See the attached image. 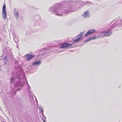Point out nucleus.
Masks as SVG:
<instances>
[{
  "label": "nucleus",
  "instance_id": "17",
  "mask_svg": "<svg viewBox=\"0 0 122 122\" xmlns=\"http://www.w3.org/2000/svg\"><path fill=\"white\" fill-rule=\"evenodd\" d=\"M115 26H114V25L111 26H110V28H111V27H112V28H114Z\"/></svg>",
  "mask_w": 122,
  "mask_h": 122
},
{
  "label": "nucleus",
  "instance_id": "19",
  "mask_svg": "<svg viewBox=\"0 0 122 122\" xmlns=\"http://www.w3.org/2000/svg\"><path fill=\"white\" fill-rule=\"evenodd\" d=\"M23 71L22 73H23V75H24L25 74H24V73L23 72V71Z\"/></svg>",
  "mask_w": 122,
  "mask_h": 122
},
{
  "label": "nucleus",
  "instance_id": "9",
  "mask_svg": "<svg viewBox=\"0 0 122 122\" xmlns=\"http://www.w3.org/2000/svg\"><path fill=\"white\" fill-rule=\"evenodd\" d=\"M96 36L93 37H90L88 39H87L84 41L85 42H86L87 41H89L91 40H93L96 39Z\"/></svg>",
  "mask_w": 122,
  "mask_h": 122
},
{
  "label": "nucleus",
  "instance_id": "18",
  "mask_svg": "<svg viewBox=\"0 0 122 122\" xmlns=\"http://www.w3.org/2000/svg\"><path fill=\"white\" fill-rule=\"evenodd\" d=\"M84 33V32H81L80 33V35H81L83 34Z\"/></svg>",
  "mask_w": 122,
  "mask_h": 122
},
{
  "label": "nucleus",
  "instance_id": "11",
  "mask_svg": "<svg viewBox=\"0 0 122 122\" xmlns=\"http://www.w3.org/2000/svg\"><path fill=\"white\" fill-rule=\"evenodd\" d=\"M41 63V62L40 61H37L33 62L32 65H35L36 66L39 65Z\"/></svg>",
  "mask_w": 122,
  "mask_h": 122
},
{
  "label": "nucleus",
  "instance_id": "16",
  "mask_svg": "<svg viewBox=\"0 0 122 122\" xmlns=\"http://www.w3.org/2000/svg\"><path fill=\"white\" fill-rule=\"evenodd\" d=\"M3 59L4 60H7V57L5 56V58H4Z\"/></svg>",
  "mask_w": 122,
  "mask_h": 122
},
{
  "label": "nucleus",
  "instance_id": "3",
  "mask_svg": "<svg viewBox=\"0 0 122 122\" xmlns=\"http://www.w3.org/2000/svg\"><path fill=\"white\" fill-rule=\"evenodd\" d=\"M6 5L5 3H4V6L3 7V9L2 10V16L3 19H5L7 17L6 11Z\"/></svg>",
  "mask_w": 122,
  "mask_h": 122
},
{
  "label": "nucleus",
  "instance_id": "10",
  "mask_svg": "<svg viewBox=\"0 0 122 122\" xmlns=\"http://www.w3.org/2000/svg\"><path fill=\"white\" fill-rule=\"evenodd\" d=\"M83 35H81L78 38L74 41L76 42H78L82 38Z\"/></svg>",
  "mask_w": 122,
  "mask_h": 122
},
{
  "label": "nucleus",
  "instance_id": "6",
  "mask_svg": "<svg viewBox=\"0 0 122 122\" xmlns=\"http://www.w3.org/2000/svg\"><path fill=\"white\" fill-rule=\"evenodd\" d=\"M96 31V30L92 29L90 30H89L88 32H86L85 34V37L87 36H88L90 34H92L93 33L95 32Z\"/></svg>",
  "mask_w": 122,
  "mask_h": 122
},
{
  "label": "nucleus",
  "instance_id": "5",
  "mask_svg": "<svg viewBox=\"0 0 122 122\" xmlns=\"http://www.w3.org/2000/svg\"><path fill=\"white\" fill-rule=\"evenodd\" d=\"M112 34V32H111L110 30H108L107 31H105L104 32L102 33L101 35L102 36H110Z\"/></svg>",
  "mask_w": 122,
  "mask_h": 122
},
{
  "label": "nucleus",
  "instance_id": "14",
  "mask_svg": "<svg viewBox=\"0 0 122 122\" xmlns=\"http://www.w3.org/2000/svg\"><path fill=\"white\" fill-rule=\"evenodd\" d=\"M39 109L40 111H41V113L43 112V111L42 108H40Z\"/></svg>",
  "mask_w": 122,
  "mask_h": 122
},
{
  "label": "nucleus",
  "instance_id": "8",
  "mask_svg": "<svg viewBox=\"0 0 122 122\" xmlns=\"http://www.w3.org/2000/svg\"><path fill=\"white\" fill-rule=\"evenodd\" d=\"M34 56L32 55H30L27 54L25 55L26 57L27 58L28 61H29Z\"/></svg>",
  "mask_w": 122,
  "mask_h": 122
},
{
  "label": "nucleus",
  "instance_id": "20",
  "mask_svg": "<svg viewBox=\"0 0 122 122\" xmlns=\"http://www.w3.org/2000/svg\"><path fill=\"white\" fill-rule=\"evenodd\" d=\"M14 41H15V38H14Z\"/></svg>",
  "mask_w": 122,
  "mask_h": 122
},
{
  "label": "nucleus",
  "instance_id": "2",
  "mask_svg": "<svg viewBox=\"0 0 122 122\" xmlns=\"http://www.w3.org/2000/svg\"><path fill=\"white\" fill-rule=\"evenodd\" d=\"M21 80H19V82H16L15 79L13 77H12L11 79V83H13L15 86L20 87L22 86L24 84V83L22 82Z\"/></svg>",
  "mask_w": 122,
  "mask_h": 122
},
{
  "label": "nucleus",
  "instance_id": "15",
  "mask_svg": "<svg viewBox=\"0 0 122 122\" xmlns=\"http://www.w3.org/2000/svg\"><path fill=\"white\" fill-rule=\"evenodd\" d=\"M4 62L5 64H6L7 62V60H4Z\"/></svg>",
  "mask_w": 122,
  "mask_h": 122
},
{
  "label": "nucleus",
  "instance_id": "21",
  "mask_svg": "<svg viewBox=\"0 0 122 122\" xmlns=\"http://www.w3.org/2000/svg\"><path fill=\"white\" fill-rule=\"evenodd\" d=\"M28 86L30 87V88H31L30 87V86H29V85H28Z\"/></svg>",
  "mask_w": 122,
  "mask_h": 122
},
{
  "label": "nucleus",
  "instance_id": "7",
  "mask_svg": "<svg viewBox=\"0 0 122 122\" xmlns=\"http://www.w3.org/2000/svg\"><path fill=\"white\" fill-rule=\"evenodd\" d=\"M82 15L85 18L89 17L90 16V15L88 10H87L86 11H85Z\"/></svg>",
  "mask_w": 122,
  "mask_h": 122
},
{
  "label": "nucleus",
  "instance_id": "13",
  "mask_svg": "<svg viewBox=\"0 0 122 122\" xmlns=\"http://www.w3.org/2000/svg\"><path fill=\"white\" fill-rule=\"evenodd\" d=\"M35 18L36 19V20H38L39 19H37L38 18H39V16H36V17H35Z\"/></svg>",
  "mask_w": 122,
  "mask_h": 122
},
{
  "label": "nucleus",
  "instance_id": "12",
  "mask_svg": "<svg viewBox=\"0 0 122 122\" xmlns=\"http://www.w3.org/2000/svg\"><path fill=\"white\" fill-rule=\"evenodd\" d=\"M15 10V15L16 17L17 18L19 16L18 14L19 13L18 11H16V9L15 8L14 9Z\"/></svg>",
  "mask_w": 122,
  "mask_h": 122
},
{
  "label": "nucleus",
  "instance_id": "1",
  "mask_svg": "<svg viewBox=\"0 0 122 122\" xmlns=\"http://www.w3.org/2000/svg\"><path fill=\"white\" fill-rule=\"evenodd\" d=\"M56 8L52 11L56 15L60 16L62 15V12L66 13V12H70L73 11V10L69 7H66L61 8V7L57 4H56Z\"/></svg>",
  "mask_w": 122,
  "mask_h": 122
},
{
  "label": "nucleus",
  "instance_id": "4",
  "mask_svg": "<svg viewBox=\"0 0 122 122\" xmlns=\"http://www.w3.org/2000/svg\"><path fill=\"white\" fill-rule=\"evenodd\" d=\"M72 45V44L69 43H64L61 44L60 45V47L61 48H71V47Z\"/></svg>",
  "mask_w": 122,
  "mask_h": 122
}]
</instances>
